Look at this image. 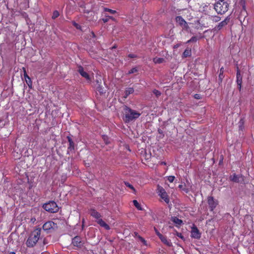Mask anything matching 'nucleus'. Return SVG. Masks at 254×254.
Instances as JSON below:
<instances>
[{
	"mask_svg": "<svg viewBox=\"0 0 254 254\" xmlns=\"http://www.w3.org/2000/svg\"><path fill=\"white\" fill-rule=\"evenodd\" d=\"M191 237L195 239H199L201 237L200 233L196 227L194 226L191 228Z\"/></svg>",
	"mask_w": 254,
	"mask_h": 254,
	"instance_id": "obj_8",
	"label": "nucleus"
},
{
	"mask_svg": "<svg viewBox=\"0 0 254 254\" xmlns=\"http://www.w3.org/2000/svg\"><path fill=\"white\" fill-rule=\"evenodd\" d=\"M178 187L179 189H180L181 190H183L185 192H188V189H186L184 185L181 184V185H180Z\"/></svg>",
	"mask_w": 254,
	"mask_h": 254,
	"instance_id": "obj_28",
	"label": "nucleus"
},
{
	"mask_svg": "<svg viewBox=\"0 0 254 254\" xmlns=\"http://www.w3.org/2000/svg\"><path fill=\"white\" fill-rule=\"evenodd\" d=\"M128 57L130 58H136V55H135L134 54H129Z\"/></svg>",
	"mask_w": 254,
	"mask_h": 254,
	"instance_id": "obj_37",
	"label": "nucleus"
},
{
	"mask_svg": "<svg viewBox=\"0 0 254 254\" xmlns=\"http://www.w3.org/2000/svg\"><path fill=\"white\" fill-rule=\"evenodd\" d=\"M44 209L50 213L57 212L59 210V207L54 201H50L48 203H45L43 205Z\"/></svg>",
	"mask_w": 254,
	"mask_h": 254,
	"instance_id": "obj_4",
	"label": "nucleus"
},
{
	"mask_svg": "<svg viewBox=\"0 0 254 254\" xmlns=\"http://www.w3.org/2000/svg\"><path fill=\"white\" fill-rule=\"evenodd\" d=\"M59 15H60L59 12L58 11L55 10L53 12L52 18L55 19V18H57L59 16Z\"/></svg>",
	"mask_w": 254,
	"mask_h": 254,
	"instance_id": "obj_32",
	"label": "nucleus"
},
{
	"mask_svg": "<svg viewBox=\"0 0 254 254\" xmlns=\"http://www.w3.org/2000/svg\"><path fill=\"white\" fill-rule=\"evenodd\" d=\"M24 77L27 83L29 85V83H31V80L30 78L26 74L25 70L24 71Z\"/></svg>",
	"mask_w": 254,
	"mask_h": 254,
	"instance_id": "obj_24",
	"label": "nucleus"
},
{
	"mask_svg": "<svg viewBox=\"0 0 254 254\" xmlns=\"http://www.w3.org/2000/svg\"><path fill=\"white\" fill-rule=\"evenodd\" d=\"M175 179V177L173 176H170L168 177V180L169 182L172 183Z\"/></svg>",
	"mask_w": 254,
	"mask_h": 254,
	"instance_id": "obj_35",
	"label": "nucleus"
},
{
	"mask_svg": "<svg viewBox=\"0 0 254 254\" xmlns=\"http://www.w3.org/2000/svg\"><path fill=\"white\" fill-rule=\"evenodd\" d=\"M137 69L136 67L132 68L128 71V74L133 73L137 71Z\"/></svg>",
	"mask_w": 254,
	"mask_h": 254,
	"instance_id": "obj_34",
	"label": "nucleus"
},
{
	"mask_svg": "<svg viewBox=\"0 0 254 254\" xmlns=\"http://www.w3.org/2000/svg\"><path fill=\"white\" fill-rule=\"evenodd\" d=\"M57 228V224L50 221L46 222L43 226V230L47 233L51 232L52 230H54Z\"/></svg>",
	"mask_w": 254,
	"mask_h": 254,
	"instance_id": "obj_6",
	"label": "nucleus"
},
{
	"mask_svg": "<svg viewBox=\"0 0 254 254\" xmlns=\"http://www.w3.org/2000/svg\"><path fill=\"white\" fill-rule=\"evenodd\" d=\"M155 232H156V234L157 235V236L160 238V235H162L161 234H160L156 229H155Z\"/></svg>",
	"mask_w": 254,
	"mask_h": 254,
	"instance_id": "obj_40",
	"label": "nucleus"
},
{
	"mask_svg": "<svg viewBox=\"0 0 254 254\" xmlns=\"http://www.w3.org/2000/svg\"><path fill=\"white\" fill-rule=\"evenodd\" d=\"M175 19L176 22L182 26L183 29L187 30L189 28L187 22L182 16H178L176 17Z\"/></svg>",
	"mask_w": 254,
	"mask_h": 254,
	"instance_id": "obj_7",
	"label": "nucleus"
},
{
	"mask_svg": "<svg viewBox=\"0 0 254 254\" xmlns=\"http://www.w3.org/2000/svg\"><path fill=\"white\" fill-rule=\"evenodd\" d=\"M208 203L209 208L211 211L213 210L217 205V201L215 200L212 196H209L208 197Z\"/></svg>",
	"mask_w": 254,
	"mask_h": 254,
	"instance_id": "obj_9",
	"label": "nucleus"
},
{
	"mask_svg": "<svg viewBox=\"0 0 254 254\" xmlns=\"http://www.w3.org/2000/svg\"><path fill=\"white\" fill-rule=\"evenodd\" d=\"M153 93L157 96V97H159L160 95H161V92L157 90H156V89H154L153 91Z\"/></svg>",
	"mask_w": 254,
	"mask_h": 254,
	"instance_id": "obj_33",
	"label": "nucleus"
},
{
	"mask_svg": "<svg viewBox=\"0 0 254 254\" xmlns=\"http://www.w3.org/2000/svg\"><path fill=\"white\" fill-rule=\"evenodd\" d=\"M179 237H180L181 238L183 239V237L182 236L181 234H180V235H178Z\"/></svg>",
	"mask_w": 254,
	"mask_h": 254,
	"instance_id": "obj_42",
	"label": "nucleus"
},
{
	"mask_svg": "<svg viewBox=\"0 0 254 254\" xmlns=\"http://www.w3.org/2000/svg\"><path fill=\"white\" fill-rule=\"evenodd\" d=\"M68 141L69 143V149H72L74 148V143L70 138H68Z\"/></svg>",
	"mask_w": 254,
	"mask_h": 254,
	"instance_id": "obj_30",
	"label": "nucleus"
},
{
	"mask_svg": "<svg viewBox=\"0 0 254 254\" xmlns=\"http://www.w3.org/2000/svg\"><path fill=\"white\" fill-rule=\"evenodd\" d=\"M9 254H15L14 252H10Z\"/></svg>",
	"mask_w": 254,
	"mask_h": 254,
	"instance_id": "obj_43",
	"label": "nucleus"
},
{
	"mask_svg": "<svg viewBox=\"0 0 254 254\" xmlns=\"http://www.w3.org/2000/svg\"><path fill=\"white\" fill-rule=\"evenodd\" d=\"M230 18L227 17L223 21L220 22L218 25L216 26V28L218 30L221 29L224 26L226 25L229 21Z\"/></svg>",
	"mask_w": 254,
	"mask_h": 254,
	"instance_id": "obj_12",
	"label": "nucleus"
},
{
	"mask_svg": "<svg viewBox=\"0 0 254 254\" xmlns=\"http://www.w3.org/2000/svg\"><path fill=\"white\" fill-rule=\"evenodd\" d=\"M197 39L196 37L193 36L191 37L189 40H188L187 43H190L191 42H195L197 41Z\"/></svg>",
	"mask_w": 254,
	"mask_h": 254,
	"instance_id": "obj_31",
	"label": "nucleus"
},
{
	"mask_svg": "<svg viewBox=\"0 0 254 254\" xmlns=\"http://www.w3.org/2000/svg\"><path fill=\"white\" fill-rule=\"evenodd\" d=\"M125 185L127 187H128L131 190H132L134 193L136 192V190L134 189V188L131 184H130L129 183H128V182H125Z\"/></svg>",
	"mask_w": 254,
	"mask_h": 254,
	"instance_id": "obj_23",
	"label": "nucleus"
},
{
	"mask_svg": "<svg viewBox=\"0 0 254 254\" xmlns=\"http://www.w3.org/2000/svg\"><path fill=\"white\" fill-rule=\"evenodd\" d=\"M160 239L161 241L167 246L169 247L172 246V243L171 241L170 240H168L166 237L163 236L162 235H160Z\"/></svg>",
	"mask_w": 254,
	"mask_h": 254,
	"instance_id": "obj_17",
	"label": "nucleus"
},
{
	"mask_svg": "<svg viewBox=\"0 0 254 254\" xmlns=\"http://www.w3.org/2000/svg\"><path fill=\"white\" fill-rule=\"evenodd\" d=\"M96 222L100 226L104 227L106 230H109L110 229V226L106 223L102 219L96 220Z\"/></svg>",
	"mask_w": 254,
	"mask_h": 254,
	"instance_id": "obj_16",
	"label": "nucleus"
},
{
	"mask_svg": "<svg viewBox=\"0 0 254 254\" xmlns=\"http://www.w3.org/2000/svg\"><path fill=\"white\" fill-rule=\"evenodd\" d=\"M179 47V46H178V45H176V46H175V48H177V47Z\"/></svg>",
	"mask_w": 254,
	"mask_h": 254,
	"instance_id": "obj_45",
	"label": "nucleus"
},
{
	"mask_svg": "<svg viewBox=\"0 0 254 254\" xmlns=\"http://www.w3.org/2000/svg\"><path fill=\"white\" fill-rule=\"evenodd\" d=\"M138 238L144 244H146V241L143 238L140 236H139Z\"/></svg>",
	"mask_w": 254,
	"mask_h": 254,
	"instance_id": "obj_38",
	"label": "nucleus"
},
{
	"mask_svg": "<svg viewBox=\"0 0 254 254\" xmlns=\"http://www.w3.org/2000/svg\"><path fill=\"white\" fill-rule=\"evenodd\" d=\"M31 220H32V221H35V220H36V219H35V218H34V219H31Z\"/></svg>",
	"mask_w": 254,
	"mask_h": 254,
	"instance_id": "obj_46",
	"label": "nucleus"
},
{
	"mask_svg": "<svg viewBox=\"0 0 254 254\" xmlns=\"http://www.w3.org/2000/svg\"><path fill=\"white\" fill-rule=\"evenodd\" d=\"M141 114L125 106L124 107L123 120L126 123H129L137 119Z\"/></svg>",
	"mask_w": 254,
	"mask_h": 254,
	"instance_id": "obj_1",
	"label": "nucleus"
},
{
	"mask_svg": "<svg viewBox=\"0 0 254 254\" xmlns=\"http://www.w3.org/2000/svg\"><path fill=\"white\" fill-rule=\"evenodd\" d=\"M40 235V229H36L32 232L26 242L27 247L28 248H33L35 246L39 240Z\"/></svg>",
	"mask_w": 254,
	"mask_h": 254,
	"instance_id": "obj_2",
	"label": "nucleus"
},
{
	"mask_svg": "<svg viewBox=\"0 0 254 254\" xmlns=\"http://www.w3.org/2000/svg\"><path fill=\"white\" fill-rule=\"evenodd\" d=\"M158 195L163 199L166 203H169L170 199L165 190L161 187H158Z\"/></svg>",
	"mask_w": 254,
	"mask_h": 254,
	"instance_id": "obj_5",
	"label": "nucleus"
},
{
	"mask_svg": "<svg viewBox=\"0 0 254 254\" xmlns=\"http://www.w3.org/2000/svg\"><path fill=\"white\" fill-rule=\"evenodd\" d=\"M223 72V68L222 67L220 69V74L219 76V77L221 80H222V79Z\"/></svg>",
	"mask_w": 254,
	"mask_h": 254,
	"instance_id": "obj_36",
	"label": "nucleus"
},
{
	"mask_svg": "<svg viewBox=\"0 0 254 254\" xmlns=\"http://www.w3.org/2000/svg\"><path fill=\"white\" fill-rule=\"evenodd\" d=\"M104 10L105 11H108L111 14H115L117 12L116 10H112L111 9H109V8H106V7H104Z\"/></svg>",
	"mask_w": 254,
	"mask_h": 254,
	"instance_id": "obj_27",
	"label": "nucleus"
},
{
	"mask_svg": "<svg viewBox=\"0 0 254 254\" xmlns=\"http://www.w3.org/2000/svg\"><path fill=\"white\" fill-rule=\"evenodd\" d=\"M173 222L178 225H181L182 223V221L176 217L173 218Z\"/></svg>",
	"mask_w": 254,
	"mask_h": 254,
	"instance_id": "obj_26",
	"label": "nucleus"
},
{
	"mask_svg": "<svg viewBox=\"0 0 254 254\" xmlns=\"http://www.w3.org/2000/svg\"><path fill=\"white\" fill-rule=\"evenodd\" d=\"M242 78L240 75V70H238L237 72V83L238 84V87L240 90L242 87Z\"/></svg>",
	"mask_w": 254,
	"mask_h": 254,
	"instance_id": "obj_14",
	"label": "nucleus"
},
{
	"mask_svg": "<svg viewBox=\"0 0 254 254\" xmlns=\"http://www.w3.org/2000/svg\"><path fill=\"white\" fill-rule=\"evenodd\" d=\"M161 164H165V162H161Z\"/></svg>",
	"mask_w": 254,
	"mask_h": 254,
	"instance_id": "obj_44",
	"label": "nucleus"
},
{
	"mask_svg": "<svg viewBox=\"0 0 254 254\" xmlns=\"http://www.w3.org/2000/svg\"><path fill=\"white\" fill-rule=\"evenodd\" d=\"M134 92V89L133 88L129 87L126 88L125 90V95L124 96L125 98H127V97L130 94H132Z\"/></svg>",
	"mask_w": 254,
	"mask_h": 254,
	"instance_id": "obj_19",
	"label": "nucleus"
},
{
	"mask_svg": "<svg viewBox=\"0 0 254 254\" xmlns=\"http://www.w3.org/2000/svg\"><path fill=\"white\" fill-rule=\"evenodd\" d=\"M153 62L155 64H160L166 62V58H159L156 57L153 59Z\"/></svg>",
	"mask_w": 254,
	"mask_h": 254,
	"instance_id": "obj_15",
	"label": "nucleus"
},
{
	"mask_svg": "<svg viewBox=\"0 0 254 254\" xmlns=\"http://www.w3.org/2000/svg\"><path fill=\"white\" fill-rule=\"evenodd\" d=\"M231 180L235 182H238L239 181V177L236 174H233L230 177Z\"/></svg>",
	"mask_w": 254,
	"mask_h": 254,
	"instance_id": "obj_22",
	"label": "nucleus"
},
{
	"mask_svg": "<svg viewBox=\"0 0 254 254\" xmlns=\"http://www.w3.org/2000/svg\"><path fill=\"white\" fill-rule=\"evenodd\" d=\"M133 203L137 209H138L139 210H142V208L140 204L138 202V201L136 200H133Z\"/></svg>",
	"mask_w": 254,
	"mask_h": 254,
	"instance_id": "obj_21",
	"label": "nucleus"
},
{
	"mask_svg": "<svg viewBox=\"0 0 254 254\" xmlns=\"http://www.w3.org/2000/svg\"><path fill=\"white\" fill-rule=\"evenodd\" d=\"M78 71L80 74V75L82 77H84L87 80H91V78L90 76L87 72L84 70L82 66H80L78 67Z\"/></svg>",
	"mask_w": 254,
	"mask_h": 254,
	"instance_id": "obj_10",
	"label": "nucleus"
},
{
	"mask_svg": "<svg viewBox=\"0 0 254 254\" xmlns=\"http://www.w3.org/2000/svg\"><path fill=\"white\" fill-rule=\"evenodd\" d=\"M73 25H74V26L77 28V29H80V25H79L78 24L74 22L73 23Z\"/></svg>",
	"mask_w": 254,
	"mask_h": 254,
	"instance_id": "obj_39",
	"label": "nucleus"
},
{
	"mask_svg": "<svg viewBox=\"0 0 254 254\" xmlns=\"http://www.w3.org/2000/svg\"><path fill=\"white\" fill-rule=\"evenodd\" d=\"M229 4L225 0H219L214 4V9L218 14H222L227 11Z\"/></svg>",
	"mask_w": 254,
	"mask_h": 254,
	"instance_id": "obj_3",
	"label": "nucleus"
},
{
	"mask_svg": "<svg viewBox=\"0 0 254 254\" xmlns=\"http://www.w3.org/2000/svg\"><path fill=\"white\" fill-rule=\"evenodd\" d=\"M74 246L77 247V248L81 247L83 245V242L81 241V239L79 237H75L72 241Z\"/></svg>",
	"mask_w": 254,
	"mask_h": 254,
	"instance_id": "obj_11",
	"label": "nucleus"
},
{
	"mask_svg": "<svg viewBox=\"0 0 254 254\" xmlns=\"http://www.w3.org/2000/svg\"><path fill=\"white\" fill-rule=\"evenodd\" d=\"M195 98L196 99H199V95L198 94H195L194 96Z\"/></svg>",
	"mask_w": 254,
	"mask_h": 254,
	"instance_id": "obj_41",
	"label": "nucleus"
},
{
	"mask_svg": "<svg viewBox=\"0 0 254 254\" xmlns=\"http://www.w3.org/2000/svg\"><path fill=\"white\" fill-rule=\"evenodd\" d=\"M102 138L106 144H109L110 143V139L107 135H103Z\"/></svg>",
	"mask_w": 254,
	"mask_h": 254,
	"instance_id": "obj_29",
	"label": "nucleus"
},
{
	"mask_svg": "<svg viewBox=\"0 0 254 254\" xmlns=\"http://www.w3.org/2000/svg\"><path fill=\"white\" fill-rule=\"evenodd\" d=\"M191 55V50L190 49L187 48L183 54V58L189 57Z\"/></svg>",
	"mask_w": 254,
	"mask_h": 254,
	"instance_id": "obj_18",
	"label": "nucleus"
},
{
	"mask_svg": "<svg viewBox=\"0 0 254 254\" xmlns=\"http://www.w3.org/2000/svg\"><path fill=\"white\" fill-rule=\"evenodd\" d=\"M90 214L93 217L96 219L97 220L98 219H100L101 217L100 213H99L98 212H97L96 210H95L94 209H91L90 210Z\"/></svg>",
	"mask_w": 254,
	"mask_h": 254,
	"instance_id": "obj_13",
	"label": "nucleus"
},
{
	"mask_svg": "<svg viewBox=\"0 0 254 254\" xmlns=\"http://www.w3.org/2000/svg\"><path fill=\"white\" fill-rule=\"evenodd\" d=\"M210 18L213 21L216 22L220 20V18L217 16H211Z\"/></svg>",
	"mask_w": 254,
	"mask_h": 254,
	"instance_id": "obj_25",
	"label": "nucleus"
},
{
	"mask_svg": "<svg viewBox=\"0 0 254 254\" xmlns=\"http://www.w3.org/2000/svg\"><path fill=\"white\" fill-rule=\"evenodd\" d=\"M105 18H103L102 19V20L103 21L104 23H106L108 21L109 19H112L113 20H115V18L111 16L107 15L106 14H105Z\"/></svg>",
	"mask_w": 254,
	"mask_h": 254,
	"instance_id": "obj_20",
	"label": "nucleus"
}]
</instances>
